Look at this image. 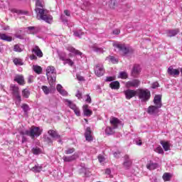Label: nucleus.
<instances>
[{
	"label": "nucleus",
	"mask_w": 182,
	"mask_h": 182,
	"mask_svg": "<svg viewBox=\"0 0 182 182\" xmlns=\"http://www.w3.org/2000/svg\"><path fill=\"white\" fill-rule=\"evenodd\" d=\"M82 110L84 114L87 117H90V116H92V114H93V112L89 109V105H83Z\"/></svg>",
	"instance_id": "obj_20"
},
{
	"label": "nucleus",
	"mask_w": 182,
	"mask_h": 182,
	"mask_svg": "<svg viewBox=\"0 0 182 182\" xmlns=\"http://www.w3.org/2000/svg\"><path fill=\"white\" fill-rule=\"evenodd\" d=\"M31 171L34 173H41L42 171V166H39V164L36 165L31 168Z\"/></svg>",
	"instance_id": "obj_35"
},
{
	"label": "nucleus",
	"mask_w": 182,
	"mask_h": 182,
	"mask_svg": "<svg viewBox=\"0 0 182 182\" xmlns=\"http://www.w3.org/2000/svg\"><path fill=\"white\" fill-rule=\"evenodd\" d=\"M77 79L80 82H83V80H85V77H83V76L78 75V74L77 75Z\"/></svg>",
	"instance_id": "obj_49"
},
{
	"label": "nucleus",
	"mask_w": 182,
	"mask_h": 182,
	"mask_svg": "<svg viewBox=\"0 0 182 182\" xmlns=\"http://www.w3.org/2000/svg\"><path fill=\"white\" fill-rule=\"evenodd\" d=\"M118 77L120 79H127V77H129V75H127V73L122 71L119 73Z\"/></svg>",
	"instance_id": "obj_38"
},
{
	"label": "nucleus",
	"mask_w": 182,
	"mask_h": 182,
	"mask_svg": "<svg viewBox=\"0 0 182 182\" xmlns=\"http://www.w3.org/2000/svg\"><path fill=\"white\" fill-rule=\"evenodd\" d=\"M109 87L114 90L120 89V82L119 81H113L109 84Z\"/></svg>",
	"instance_id": "obj_25"
},
{
	"label": "nucleus",
	"mask_w": 182,
	"mask_h": 182,
	"mask_svg": "<svg viewBox=\"0 0 182 182\" xmlns=\"http://www.w3.org/2000/svg\"><path fill=\"white\" fill-rule=\"evenodd\" d=\"M56 89L62 96H68V92L63 89V87L60 84L57 85Z\"/></svg>",
	"instance_id": "obj_24"
},
{
	"label": "nucleus",
	"mask_w": 182,
	"mask_h": 182,
	"mask_svg": "<svg viewBox=\"0 0 182 182\" xmlns=\"http://www.w3.org/2000/svg\"><path fill=\"white\" fill-rule=\"evenodd\" d=\"M32 152L33 153V154H41V153H42V150L40 148L35 147L33 148Z\"/></svg>",
	"instance_id": "obj_40"
},
{
	"label": "nucleus",
	"mask_w": 182,
	"mask_h": 182,
	"mask_svg": "<svg viewBox=\"0 0 182 182\" xmlns=\"http://www.w3.org/2000/svg\"><path fill=\"white\" fill-rule=\"evenodd\" d=\"M92 50L94 52H96L97 53H103V52H105V50H103V48H99L97 47V46L96 45H94L92 46Z\"/></svg>",
	"instance_id": "obj_36"
},
{
	"label": "nucleus",
	"mask_w": 182,
	"mask_h": 182,
	"mask_svg": "<svg viewBox=\"0 0 182 182\" xmlns=\"http://www.w3.org/2000/svg\"><path fill=\"white\" fill-rule=\"evenodd\" d=\"M76 97H77V99H82V94L80 92H77Z\"/></svg>",
	"instance_id": "obj_59"
},
{
	"label": "nucleus",
	"mask_w": 182,
	"mask_h": 182,
	"mask_svg": "<svg viewBox=\"0 0 182 182\" xmlns=\"http://www.w3.org/2000/svg\"><path fill=\"white\" fill-rule=\"evenodd\" d=\"M21 94L23 97H25V99H28L31 95V92L29 91V90H28V88H26L22 90Z\"/></svg>",
	"instance_id": "obj_31"
},
{
	"label": "nucleus",
	"mask_w": 182,
	"mask_h": 182,
	"mask_svg": "<svg viewBox=\"0 0 182 182\" xmlns=\"http://www.w3.org/2000/svg\"><path fill=\"white\" fill-rule=\"evenodd\" d=\"M14 65H18V66H22L23 65V62L21 58H15L14 60Z\"/></svg>",
	"instance_id": "obj_39"
},
{
	"label": "nucleus",
	"mask_w": 182,
	"mask_h": 182,
	"mask_svg": "<svg viewBox=\"0 0 182 182\" xmlns=\"http://www.w3.org/2000/svg\"><path fill=\"white\" fill-rule=\"evenodd\" d=\"M123 93L125 95V98L127 99V100H130V99H132V97H134V96L137 95V90H134L128 89L127 90H124Z\"/></svg>",
	"instance_id": "obj_14"
},
{
	"label": "nucleus",
	"mask_w": 182,
	"mask_h": 182,
	"mask_svg": "<svg viewBox=\"0 0 182 182\" xmlns=\"http://www.w3.org/2000/svg\"><path fill=\"white\" fill-rule=\"evenodd\" d=\"M33 70L37 73V75H41L42 73V67L39 65H33Z\"/></svg>",
	"instance_id": "obj_34"
},
{
	"label": "nucleus",
	"mask_w": 182,
	"mask_h": 182,
	"mask_svg": "<svg viewBox=\"0 0 182 182\" xmlns=\"http://www.w3.org/2000/svg\"><path fill=\"white\" fill-rule=\"evenodd\" d=\"M178 32H180V31L178 29L170 30L167 33V36H169V38L176 36V35H177V33H178Z\"/></svg>",
	"instance_id": "obj_30"
},
{
	"label": "nucleus",
	"mask_w": 182,
	"mask_h": 182,
	"mask_svg": "<svg viewBox=\"0 0 182 182\" xmlns=\"http://www.w3.org/2000/svg\"><path fill=\"white\" fill-rule=\"evenodd\" d=\"M80 156V153L75 152L73 155L70 156H63V159L64 161L67 163H70V161H75L77 159H79V156Z\"/></svg>",
	"instance_id": "obj_15"
},
{
	"label": "nucleus",
	"mask_w": 182,
	"mask_h": 182,
	"mask_svg": "<svg viewBox=\"0 0 182 182\" xmlns=\"http://www.w3.org/2000/svg\"><path fill=\"white\" fill-rule=\"evenodd\" d=\"M30 59L31 60H36V59H38V57H36V55H32L30 56Z\"/></svg>",
	"instance_id": "obj_57"
},
{
	"label": "nucleus",
	"mask_w": 182,
	"mask_h": 182,
	"mask_svg": "<svg viewBox=\"0 0 182 182\" xmlns=\"http://www.w3.org/2000/svg\"><path fill=\"white\" fill-rule=\"evenodd\" d=\"M154 151H156V153H158L159 154H164V151H163V148H161V146H157L154 149Z\"/></svg>",
	"instance_id": "obj_41"
},
{
	"label": "nucleus",
	"mask_w": 182,
	"mask_h": 182,
	"mask_svg": "<svg viewBox=\"0 0 182 182\" xmlns=\"http://www.w3.org/2000/svg\"><path fill=\"white\" fill-rule=\"evenodd\" d=\"M41 89H42L43 93H45L46 95H49V93H50V92H51L50 88L48 87V86H46V85H43L41 87Z\"/></svg>",
	"instance_id": "obj_37"
},
{
	"label": "nucleus",
	"mask_w": 182,
	"mask_h": 182,
	"mask_svg": "<svg viewBox=\"0 0 182 182\" xmlns=\"http://www.w3.org/2000/svg\"><path fill=\"white\" fill-rule=\"evenodd\" d=\"M66 49L68 52L70 53L68 54L69 58H75V59L80 60V62H82V59L85 58V55H83L82 52L73 48L72 46H67Z\"/></svg>",
	"instance_id": "obj_5"
},
{
	"label": "nucleus",
	"mask_w": 182,
	"mask_h": 182,
	"mask_svg": "<svg viewBox=\"0 0 182 182\" xmlns=\"http://www.w3.org/2000/svg\"><path fill=\"white\" fill-rule=\"evenodd\" d=\"M63 102L65 103V105H66V106H68L70 109H72V110H73L76 116H80V109L76 106L75 103H73V102L68 99H64Z\"/></svg>",
	"instance_id": "obj_7"
},
{
	"label": "nucleus",
	"mask_w": 182,
	"mask_h": 182,
	"mask_svg": "<svg viewBox=\"0 0 182 182\" xmlns=\"http://www.w3.org/2000/svg\"><path fill=\"white\" fill-rule=\"evenodd\" d=\"M159 109H160V107H158L157 106H154V105L149 106L147 109V113L149 114L154 116L157 114V113H159Z\"/></svg>",
	"instance_id": "obj_16"
},
{
	"label": "nucleus",
	"mask_w": 182,
	"mask_h": 182,
	"mask_svg": "<svg viewBox=\"0 0 182 182\" xmlns=\"http://www.w3.org/2000/svg\"><path fill=\"white\" fill-rule=\"evenodd\" d=\"M141 83V82L139 81V79H134L125 82V87H127V89H130L131 87L137 88L139 86H140Z\"/></svg>",
	"instance_id": "obj_11"
},
{
	"label": "nucleus",
	"mask_w": 182,
	"mask_h": 182,
	"mask_svg": "<svg viewBox=\"0 0 182 182\" xmlns=\"http://www.w3.org/2000/svg\"><path fill=\"white\" fill-rule=\"evenodd\" d=\"M156 167H159V164L152 161H149L146 164V168H148V170H155Z\"/></svg>",
	"instance_id": "obj_23"
},
{
	"label": "nucleus",
	"mask_w": 182,
	"mask_h": 182,
	"mask_svg": "<svg viewBox=\"0 0 182 182\" xmlns=\"http://www.w3.org/2000/svg\"><path fill=\"white\" fill-rule=\"evenodd\" d=\"M172 178H173V174L171 173H164L162 176L164 181H170Z\"/></svg>",
	"instance_id": "obj_28"
},
{
	"label": "nucleus",
	"mask_w": 182,
	"mask_h": 182,
	"mask_svg": "<svg viewBox=\"0 0 182 182\" xmlns=\"http://www.w3.org/2000/svg\"><path fill=\"white\" fill-rule=\"evenodd\" d=\"M168 75H170V76H178V75H180V70H178V69H174L173 68V67H169L168 68Z\"/></svg>",
	"instance_id": "obj_18"
},
{
	"label": "nucleus",
	"mask_w": 182,
	"mask_h": 182,
	"mask_svg": "<svg viewBox=\"0 0 182 182\" xmlns=\"http://www.w3.org/2000/svg\"><path fill=\"white\" fill-rule=\"evenodd\" d=\"M111 173H112V171L110 170V168H107L105 170V174H107V176H110Z\"/></svg>",
	"instance_id": "obj_55"
},
{
	"label": "nucleus",
	"mask_w": 182,
	"mask_h": 182,
	"mask_svg": "<svg viewBox=\"0 0 182 182\" xmlns=\"http://www.w3.org/2000/svg\"><path fill=\"white\" fill-rule=\"evenodd\" d=\"M136 96H138L142 103H146V102L150 100L151 94L150 93V90L147 89H138L136 90Z\"/></svg>",
	"instance_id": "obj_4"
},
{
	"label": "nucleus",
	"mask_w": 182,
	"mask_h": 182,
	"mask_svg": "<svg viewBox=\"0 0 182 182\" xmlns=\"http://www.w3.org/2000/svg\"><path fill=\"white\" fill-rule=\"evenodd\" d=\"M64 14L66 16H70V11H69V10H65Z\"/></svg>",
	"instance_id": "obj_58"
},
{
	"label": "nucleus",
	"mask_w": 182,
	"mask_h": 182,
	"mask_svg": "<svg viewBox=\"0 0 182 182\" xmlns=\"http://www.w3.org/2000/svg\"><path fill=\"white\" fill-rule=\"evenodd\" d=\"M0 39L5 41L6 42H12V37L7 36L5 33H0Z\"/></svg>",
	"instance_id": "obj_27"
},
{
	"label": "nucleus",
	"mask_w": 182,
	"mask_h": 182,
	"mask_svg": "<svg viewBox=\"0 0 182 182\" xmlns=\"http://www.w3.org/2000/svg\"><path fill=\"white\" fill-rule=\"evenodd\" d=\"M113 46H114V48H117V49L122 52L124 55H127V53H129V52H130L131 50L130 47H129L128 46L117 42L114 43Z\"/></svg>",
	"instance_id": "obj_10"
},
{
	"label": "nucleus",
	"mask_w": 182,
	"mask_h": 182,
	"mask_svg": "<svg viewBox=\"0 0 182 182\" xmlns=\"http://www.w3.org/2000/svg\"><path fill=\"white\" fill-rule=\"evenodd\" d=\"M14 80L15 82H17L18 85H25V79L22 75H16Z\"/></svg>",
	"instance_id": "obj_26"
},
{
	"label": "nucleus",
	"mask_w": 182,
	"mask_h": 182,
	"mask_svg": "<svg viewBox=\"0 0 182 182\" xmlns=\"http://www.w3.org/2000/svg\"><path fill=\"white\" fill-rule=\"evenodd\" d=\"M105 82H113V77H107Z\"/></svg>",
	"instance_id": "obj_54"
},
{
	"label": "nucleus",
	"mask_w": 182,
	"mask_h": 182,
	"mask_svg": "<svg viewBox=\"0 0 182 182\" xmlns=\"http://www.w3.org/2000/svg\"><path fill=\"white\" fill-rule=\"evenodd\" d=\"M68 55L65 52H59L58 58L60 60L63 62V65H69V66H73L75 63L70 58H67Z\"/></svg>",
	"instance_id": "obj_9"
},
{
	"label": "nucleus",
	"mask_w": 182,
	"mask_h": 182,
	"mask_svg": "<svg viewBox=\"0 0 182 182\" xmlns=\"http://www.w3.org/2000/svg\"><path fill=\"white\" fill-rule=\"evenodd\" d=\"M85 102H86L87 103H92V98L90 97V95H86Z\"/></svg>",
	"instance_id": "obj_48"
},
{
	"label": "nucleus",
	"mask_w": 182,
	"mask_h": 182,
	"mask_svg": "<svg viewBox=\"0 0 182 182\" xmlns=\"http://www.w3.org/2000/svg\"><path fill=\"white\" fill-rule=\"evenodd\" d=\"M11 89L13 92V95L16 99V105H20L21 102V94L19 92V87L15 85H11Z\"/></svg>",
	"instance_id": "obj_8"
},
{
	"label": "nucleus",
	"mask_w": 182,
	"mask_h": 182,
	"mask_svg": "<svg viewBox=\"0 0 182 182\" xmlns=\"http://www.w3.org/2000/svg\"><path fill=\"white\" fill-rule=\"evenodd\" d=\"M46 76L51 87H55V82H56V70L53 66H48L46 68Z\"/></svg>",
	"instance_id": "obj_3"
},
{
	"label": "nucleus",
	"mask_w": 182,
	"mask_h": 182,
	"mask_svg": "<svg viewBox=\"0 0 182 182\" xmlns=\"http://www.w3.org/2000/svg\"><path fill=\"white\" fill-rule=\"evenodd\" d=\"M140 72H141V68H140V65H134L132 71V76H134V77H137V76L140 75Z\"/></svg>",
	"instance_id": "obj_17"
},
{
	"label": "nucleus",
	"mask_w": 182,
	"mask_h": 182,
	"mask_svg": "<svg viewBox=\"0 0 182 182\" xmlns=\"http://www.w3.org/2000/svg\"><path fill=\"white\" fill-rule=\"evenodd\" d=\"M21 136H22V143H25V141H26V137H25V136H26V134H21Z\"/></svg>",
	"instance_id": "obj_56"
},
{
	"label": "nucleus",
	"mask_w": 182,
	"mask_h": 182,
	"mask_svg": "<svg viewBox=\"0 0 182 182\" xmlns=\"http://www.w3.org/2000/svg\"><path fill=\"white\" fill-rule=\"evenodd\" d=\"M134 141H135V144H136V146H141V144H142V141H141V139H140V138L135 139Z\"/></svg>",
	"instance_id": "obj_47"
},
{
	"label": "nucleus",
	"mask_w": 182,
	"mask_h": 182,
	"mask_svg": "<svg viewBox=\"0 0 182 182\" xmlns=\"http://www.w3.org/2000/svg\"><path fill=\"white\" fill-rule=\"evenodd\" d=\"M43 129L39 127L32 126L29 129L20 132V134H26L31 139L39 137L42 134Z\"/></svg>",
	"instance_id": "obj_2"
},
{
	"label": "nucleus",
	"mask_w": 182,
	"mask_h": 182,
	"mask_svg": "<svg viewBox=\"0 0 182 182\" xmlns=\"http://www.w3.org/2000/svg\"><path fill=\"white\" fill-rule=\"evenodd\" d=\"M95 73L98 77H100L105 75V68L103 67V64L96 65L95 68Z\"/></svg>",
	"instance_id": "obj_13"
},
{
	"label": "nucleus",
	"mask_w": 182,
	"mask_h": 182,
	"mask_svg": "<svg viewBox=\"0 0 182 182\" xmlns=\"http://www.w3.org/2000/svg\"><path fill=\"white\" fill-rule=\"evenodd\" d=\"M106 60H109L112 63H117V59L113 56L107 57Z\"/></svg>",
	"instance_id": "obj_42"
},
{
	"label": "nucleus",
	"mask_w": 182,
	"mask_h": 182,
	"mask_svg": "<svg viewBox=\"0 0 182 182\" xmlns=\"http://www.w3.org/2000/svg\"><path fill=\"white\" fill-rule=\"evenodd\" d=\"M83 35V32L82 31H75L74 36H77V38H80Z\"/></svg>",
	"instance_id": "obj_44"
},
{
	"label": "nucleus",
	"mask_w": 182,
	"mask_h": 182,
	"mask_svg": "<svg viewBox=\"0 0 182 182\" xmlns=\"http://www.w3.org/2000/svg\"><path fill=\"white\" fill-rule=\"evenodd\" d=\"M60 18L63 21V22H68V20L65 19V16L61 15Z\"/></svg>",
	"instance_id": "obj_62"
},
{
	"label": "nucleus",
	"mask_w": 182,
	"mask_h": 182,
	"mask_svg": "<svg viewBox=\"0 0 182 182\" xmlns=\"http://www.w3.org/2000/svg\"><path fill=\"white\" fill-rule=\"evenodd\" d=\"M84 6L87 8V7L90 6V3H89V1H85Z\"/></svg>",
	"instance_id": "obj_60"
},
{
	"label": "nucleus",
	"mask_w": 182,
	"mask_h": 182,
	"mask_svg": "<svg viewBox=\"0 0 182 182\" xmlns=\"http://www.w3.org/2000/svg\"><path fill=\"white\" fill-rule=\"evenodd\" d=\"M119 154H120L119 152H114V157H115L116 159H118Z\"/></svg>",
	"instance_id": "obj_61"
},
{
	"label": "nucleus",
	"mask_w": 182,
	"mask_h": 182,
	"mask_svg": "<svg viewBox=\"0 0 182 182\" xmlns=\"http://www.w3.org/2000/svg\"><path fill=\"white\" fill-rule=\"evenodd\" d=\"M151 182H159V181H157V178H156V177L152 178L151 179Z\"/></svg>",
	"instance_id": "obj_63"
},
{
	"label": "nucleus",
	"mask_w": 182,
	"mask_h": 182,
	"mask_svg": "<svg viewBox=\"0 0 182 182\" xmlns=\"http://www.w3.org/2000/svg\"><path fill=\"white\" fill-rule=\"evenodd\" d=\"M154 103L157 107L161 108V95H158L154 97Z\"/></svg>",
	"instance_id": "obj_19"
},
{
	"label": "nucleus",
	"mask_w": 182,
	"mask_h": 182,
	"mask_svg": "<svg viewBox=\"0 0 182 182\" xmlns=\"http://www.w3.org/2000/svg\"><path fill=\"white\" fill-rule=\"evenodd\" d=\"M65 154H72V153H75V149L73 148H69L65 151Z\"/></svg>",
	"instance_id": "obj_45"
},
{
	"label": "nucleus",
	"mask_w": 182,
	"mask_h": 182,
	"mask_svg": "<svg viewBox=\"0 0 182 182\" xmlns=\"http://www.w3.org/2000/svg\"><path fill=\"white\" fill-rule=\"evenodd\" d=\"M4 31H8V30H9V26H6V27H4Z\"/></svg>",
	"instance_id": "obj_64"
},
{
	"label": "nucleus",
	"mask_w": 182,
	"mask_h": 182,
	"mask_svg": "<svg viewBox=\"0 0 182 182\" xmlns=\"http://www.w3.org/2000/svg\"><path fill=\"white\" fill-rule=\"evenodd\" d=\"M14 52H23V46L21 45V44H16L14 46Z\"/></svg>",
	"instance_id": "obj_32"
},
{
	"label": "nucleus",
	"mask_w": 182,
	"mask_h": 182,
	"mask_svg": "<svg viewBox=\"0 0 182 182\" xmlns=\"http://www.w3.org/2000/svg\"><path fill=\"white\" fill-rule=\"evenodd\" d=\"M151 87H152V89H156V87H159V82H155L152 83Z\"/></svg>",
	"instance_id": "obj_51"
},
{
	"label": "nucleus",
	"mask_w": 182,
	"mask_h": 182,
	"mask_svg": "<svg viewBox=\"0 0 182 182\" xmlns=\"http://www.w3.org/2000/svg\"><path fill=\"white\" fill-rule=\"evenodd\" d=\"M21 108L23 109L24 113H28V112H29V110H30L28 105L23 104L21 106Z\"/></svg>",
	"instance_id": "obj_43"
},
{
	"label": "nucleus",
	"mask_w": 182,
	"mask_h": 182,
	"mask_svg": "<svg viewBox=\"0 0 182 182\" xmlns=\"http://www.w3.org/2000/svg\"><path fill=\"white\" fill-rule=\"evenodd\" d=\"M98 160L100 163H103L105 161V156L102 155L98 156Z\"/></svg>",
	"instance_id": "obj_50"
},
{
	"label": "nucleus",
	"mask_w": 182,
	"mask_h": 182,
	"mask_svg": "<svg viewBox=\"0 0 182 182\" xmlns=\"http://www.w3.org/2000/svg\"><path fill=\"white\" fill-rule=\"evenodd\" d=\"M115 5H116V0H110L109 4V8H114Z\"/></svg>",
	"instance_id": "obj_46"
},
{
	"label": "nucleus",
	"mask_w": 182,
	"mask_h": 182,
	"mask_svg": "<svg viewBox=\"0 0 182 182\" xmlns=\"http://www.w3.org/2000/svg\"><path fill=\"white\" fill-rule=\"evenodd\" d=\"M85 136L87 141H92V140H93V136H92V131L90 130V127L86 129Z\"/></svg>",
	"instance_id": "obj_21"
},
{
	"label": "nucleus",
	"mask_w": 182,
	"mask_h": 182,
	"mask_svg": "<svg viewBox=\"0 0 182 182\" xmlns=\"http://www.w3.org/2000/svg\"><path fill=\"white\" fill-rule=\"evenodd\" d=\"M110 124H112V127H107L105 129V134L108 136H111V134H114V129H117V127L120 124V120L116 117H113L110 119Z\"/></svg>",
	"instance_id": "obj_6"
},
{
	"label": "nucleus",
	"mask_w": 182,
	"mask_h": 182,
	"mask_svg": "<svg viewBox=\"0 0 182 182\" xmlns=\"http://www.w3.org/2000/svg\"><path fill=\"white\" fill-rule=\"evenodd\" d=\"M48 134L51 136V137H53V139H59L60 137L59 134H58V132L54 130H49Z\"/></svg>",
	"instance_id": "obj_33"
},
{
	"label": "nucleus",
	"mask_w": 182,
	"mask_h": 182,
	"mask_svg": "<svg viewBox=\"0 0 182 182\" xmlns=\"http://www.w3.org/2000/svg\"><path fill=\"white\" fill-rule=\"evenodd\" d=\"M123 159L124 161L122 163V166L125 170H129V168L132 167V164L133 163L132 161V159L130 158V156H129V155H124Z\"/></svg>",
	"instance_id": "obj_12"
},
{
	"label": "nucleus",
	"mask_w": 182,
	"mask_h": 182,
	"mask_svg": "<svg viewBox=\"0 0 182 182\" xmlns=\"http://www.w3.org/2000/svg\"><path fill=\"white\" fill-rule=\"evenodd\" d=\"M161 144L165 151L170 150V144L167 141H161Z\"/></svg>",
	"instance_id": "obj_29"
},
{
	"label": "nucleus",
	"mask_w": 182,
	"mask_h": 182,
	"mask_svg": "<svg viewBox=\"0 0 182 182\" xmlns=\"http://www.w3.org/2000/svg\"><path fill=\"white\" fill-rule=\"evenodd\" d=\"M45 3L42 0H36V9L35 11L37 14V18L45 21L47 23H51L53 18L48 10L43 9Z\"/></svg>",
	"instance_id": "obj_1"
},
{
	"label": "nucleus",
	"mask_w": 182,
	"mask_h": 182,
	"mask_svg": "<svg viewBox=\"0 0 182 182\" xmlns=\"http://www.w3.org/2000/svg\"><path fill=\"white\" fill-rule=\"evenodd\" d=\"M120 33V29L116 28L113 31V34L114 35H119Z\"/></svg>",
	"instance_id": "obj_52"
},
{
	"label": "nucleus",
	"mask_w": 182,
	"mask_h": 182,
	"mask_svg": "<svg viewBox=\"0 0 182 182\" xmlns=\"http://www.w3.org/2000/svg\"><path fill=\"white\" fill-rule=\"evenodd\" d=\"M32 52L33 53H35V55H36L38 58H42V56H43V53H42V50H41V48H39L38 46H35L32 49Z\"/></svg>",
	"instance_id": "obj_22"
},
{
	"label": "nucleus",
	"mask_w": 182,
	"mask_h": 182,
	"mask_svg": "<svg viewBox=\"0 0 182 182\" xmlns=\"http://www.w3.org/2000/svg\"><path fill=\"white\" fill-rule=\"evenodd\" d=\"M28 83H32V82H33V75H30L28 77Z\"/></svg>",
	"instance_id": "obj_53"
}]
</instances>
